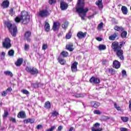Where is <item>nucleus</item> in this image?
I'll list each match as a JSON object with an SVG mask.
<instances>
[{"instance_id":"f257e3e1","label":"nucleus","mask_w":131,"mask_h":131,"mask_svg":"<svg viewBox=\"0 0 131 131\" xmlns=\"http://www.w3.org/2000/svg\"><path fill=\"white\" fill-rule=\"evenodd\" d=\"M77 5L79 7L76 8V12L78 13L82 20H84V17H85V15H86V13L89 11V8L83 9V7H84V0H78Z\"/></svg>"},{"instance_id":"f03ea898","label":"nucleus","mask_w":131,"mask_h":131,"mask_svg":"<svg viewBox=\"0 0 131 131\" xmlns=\"http://www.w3.org/2000/svg\"><path fill=\"white\" fill-rule=\"evenodd\" d=\"M15 21L16 23H19L20 21H22L23 24H27L30 21V16L27 11H24L21 12L20 15L17 16L15 18Z\"/></svg>"},{"instance_id":"7ed1b4c3","label":"nucleus","mask_w":131,"mask_h":131,"mask_svg":"<svg viewBox=\"0 0 131 131\" xmlns=\"http://www.w3.org/2000/svg\"><path fill=\"white\" fill-rule=\"evenodd\" d=\"M6 25L12 36H16V33H17V27L16 25H12L10 23L7 22Z\"/></svg>"},{"instance_id":"20e7f679","label":"nucleus","mask_w":131,"mask_h":131,"mask_svg":"<svg viewBox=\"0 0 131 131\" xmlns=\"http://www.w3.org/2000/svg\"><path fill=\"white\" fill-rule=\"evenodd\" d=\"M26 70L27 72H30L32 75H37L38 73V70L31 67H27Z\"/></svg>"},{"instance_id":"39448f33","label":"nucleus","mask_w":131,"mask_h":131,"mask_svg":"<svg viewBox=\"0 0 131 131\" xmlns=\"http://www.w3.org/2000/svg\"><path fill=\"white\" fill-rule=\"evenodd\" d=\"M38 15L41 18H46L48 16H50V12L48 9H43L39 12Z\"/></svg>"},{"instance_id":"423d86ee","label":"nucleus","mask_w":131,"mask_h":131,"mask_svg":"<svg viewBox=\"0 0 131 131\" xmlns=\"http://www.w3.org/2000/svg\"><path fill=\"white\" fill-rule=\"evenodd\" d=\"M112 49H113L114 52H116L121 49V46H119L118 42L114 41L112 43Z\"/></svg>"},{"instance_id":"0eeeda50","label":"nucleus","mask_w":131,"mask_h":131,"mask_svg":"<svg viewBox=\"0 0 131 131\" xmlns=\"http://www.w3.org/2000/svg\"><path fill=\"white\" fill-rule=\"evenodd\" d=\"M3 46L6 49H10V48L12 47V44H11V40H10V38H6L3 42Z\"/></svg>"},{"instance_id":"6e6552de","label":"nucleus","mask_w":131,"mask_h":131,"mask_svg":"<svg viewBox=\"0 0 131 131\" xmlns=\"http://www.w3.org/2000/svg\"><path fill=\"white\" fill-rule=\"evenodd\" d=\"M115 53H116L117 56L119 57L120 60H123L124 59L123 57V51L121 49L116 51Z\"/></svg>"},{"instance_id":"1a4fd4ad","label":"nucleus","mask_w":131,"mask_h":131,"mask_svg":"<svg viewBox=\"0 0 131 131\" xmlns=\"http://www.w3.org/2000/svg\"><path fill=\"white\" fill-rule=\"evenodd\" d=\"M86 34H88V33L86 32L83 33L81 31H80L78 32L77 34V36L78 38L81 39L82 38H85V36H86Z\"/></svg>"},{"instance_id":"9d476101","label":"nucleus","mask_w":131,"mask_h":131,"mask_svg":"<svg viewBox=\"0 0 131 131\" xmlns=\"http://www.w3.org/2000/svg\"><path fill=\"white\" fill-rule=\"evenodd\" d=\"M68 8V4L64 2H60V9L61 10L64 11V10H67Z\"/></svg>"},{"instance_id":"9b49d317","label":"nucleus","mask_w":131,"mask_h":131,"mask_svg":"<svg viewBox=\"0 0 131 131\" xmlns=\"http://www.w3.org/2000/svg\"><path fill=\"white\" fill-rule=\"evenodd\" d=\"M90 82H93V83L98 84L100 83V79L97 77H92L90 79Z\"/></svg>"},{"instance_id":"f8f14e48","label":"nucleus","mask_w":131,"mask_h":131,"mask_svg":"<svg viewBox=\"0 0 131 131\" xmlns=\"http://www.w3.org/2000/svg\"><path fill=\"white\" fill-rule=\"evenodd\" d=\"M31 36V31H27L25 34V38L27 40V41L30 42V37Z\"/></svg>"},{"instance_id":"ddd939ff","label":"nucleus","mask_w":131,"mask_h":131,"mask_svg":"<svg viewBox=\"0 0 131 131\" xmlns=\"http://www.w3.org/2000/svg\"><path fill=\"white\" fill-rule=\"evenodd\" d=\"M77 62H75L72 64L71 70L73 72H76L77 71Z\"/></svg>"},{"instance_id":"4468645a","label":"nucleus","mask_w":131,"mask_h":131,"mask_svg":"<svg viewBox=\"0 0 131 131\" xmlns=\"http://www.w3.org/2000/svg\"><path fill=\"white\" fill-rule=\"evenodd\" d=\"M113 67L114 68H116V69L120 68V62L117 60H115L113 62Z\"/></svg>"},{"instance_id":"2eb2a0df","label":"nucleus","mask_w":131,"mask_h":131,"mask_svg":"<svg viewBox=\"0 0 131 131\" xmlns=\"http://www.w3.org/2000/svg\"><path fill=\"white\" fill-rule=\"evenodd\" d=\"M17 117L18 118H26V114H25V112L21 111L19 112L17 115Z\"/></svg>"},{"instance_id":"dca6fc26","label":"nucleus","mask_w":131,"mask_h":131,"mask_svg":"<svg viewBox=\"0 0 131 131\" xmlns=\"http://www.w3.org/2000/svg\"><path fill=\"white\" fill-rule=\"evenodd\" d=\"M9 5H10V2H9L8 0L4 1L1 5L2 7H3L4 9L8 8Z\"/></svg>"},{"instance_id":"f3484780","label":"nucleus","mask_w":131,"mask_h":131,"mask_svg":"<svg viewBox=\"0 0 131 131\" xmlns=\"http://www.w3.org/2000/svg\"><path fill=\"white\" fill-rule=\"evenodd\" d=\"M60 27V23L59 22L54 23L53 30L54 31H56V30L59 29Z\"/></svg>"},{"instance_id":"a211bd4d","label":"nucleus","mask_w":131,"mask_h":131,"mask_svg":"<svg viewBox=\"0 0 131 131\" xmlns=\"http://www.w3.org/2000/svg\"><path fill=\"white\" fill-rule=\"evenodd\" d=\"M118 36V33L115 32L114 34L108 37V38L110 40H115V38Z\"/></svg>"},{"instance_id":"6ab92c4d","label":"nucleus","mask_w":131,"mask_h":131,"mask_svg":"<svg viewBox=\"0 0 131 131\" xmlns=\"http://www.w3.org/2000/svg\"><path fill=\"white\" fill-rule=\"evenodd\" d=\"M66 49L68 51H70V52H73V50H74V49H73V44L72 43H70L67 45Z\"/></svg>"},{"instance_id":"aec40b11","label":"nucleus","mask_w":131,"mask_h":131,"mask_svg":"<svg viewBox=\"0 0 131 131\" xmlns=\"http://www.w3.org/2000/svg\"><path fill=\"white\" fill-rule=\"evenodd\" d=\"M101 105L99 102H96V101H92L91 102V106L94 107V108H98Z\"/></svg>"},{"instance_id":"412c9836","label":"nucleus","mask_w":131,"mask_h":131,"mask_svg":"<svg viewBox=\"0 0 131 131\" xmlns=\"http://www.w3.org/2000/svg\"><path fill=\"white\" fill-rule=\"evenodd\" d=\"M34 121H35V120L33 119H26L24 120V123H31L32 124V123H34Z\"/></svg>"},{"instance_id":"4be33fe9","label":"nucleus","mask_w":131,"mask_h":131,"mask_svg":"<svg viewBox=\"0 0 131 131\" xmlns=\"http://www.w3.org/2000/svg\"><path fill=\"white\" fill-rule=\"evenodd\" d=\"M23 63V58H19L18 59H17V61L15 63V64L16 66L19 67V66H21Z\"/></svg>"},{"instance_id":"5701e85b","label":"nucleus","mask_w":131,"mask_h":131,"mask_svg":"<svg viewBox=\"0 0 131 131\" xmlns=\"http://www.w3.org/2000/svg\"><path fill=\"white\" fill-rule=\"evenodd\" d=\"M5 75L6 76H10V77H13L14 74L10 71H6L4 72Z\"/></svg>"},{"instance_id":"b1692460","label":"nucleus","mask_w":131,"mask_h":131,"mask_svg":"<svg viewBox=\"0 0 131 131\" xmlns=\"http://www.w3.org/2000/svg\"><path fill=\"white\" fill-rule=\"evenodd\" d=\"M45 28L46 31L47 32L50 31V24L47 21L45 22Z\"/></svg>"},{"instance_id":"393cba45","label":"nucleus","mask_w":131,"mask_h":131,"mask_svg":"<svg viewBox=\"0 0 131 131\" xmlns=\"http://www.w3.org/2000/svg\"><path fill=\"white\" fill-rule=\"evenodd\" d=\"M114 29L115 30H116L117 31H124V29H123V28H122V27H119L118 26H115L114 27Z\"/></svg>"},{"instance_id":"a878e982","label":"nucleus","mask_w":131,"mask_h":131,"mask_svg":"<svg viewBox=\"0 0 131 131\" xmlns=\"http://www.w3.org/2000/svg\"><path fill=\"white\" fill-rule=\"evenodd\" d=\"M96 5L100 8V9H103V4H102V0H98L96 2Z\"/></svg>"},{"instance_id":"bb28decb","label":"nucleus","mask_w":131,"mask_h":131,"mask_svg":"<svg viewBox=\"0 0 131 131\" xmlns=\"http://www.w3.org/2000/svg\"><path fill=\"white\" fill-rule=\"evenodd\" d=\"M121 10L124 15H126V14H127V8H126V7L122 6Z\"/></svg>"},{"instance_id":"cd10ccee","label":"nucleus","mask_w":131,"mask_h":131,"mask_svg":"<svg viewBox=\"0 0 131 131\" xmlns=\"http://www.w3.org/2000/svg\"><path fill=\"white\" fill-rule=\"evenodd\" d=\"M98 49L99 51H103L104 50H106V46L104 45H100L98 47Z\"/></svg>"},{"instance_id":"c85d7f7f","label":"nucleus","mask_w":131,"mask_h":131,"mask_svg":"<svg viewBox=\"0 0 131 131\" xmlns=\"http://www.w3.org/2000/svg\"><path fill=\"white\" fill-rule=\"evenodd\" d=\"M60 55H61L62 57H68L69 54L67 51H63L60 53Z\"/></svg>"},{"instance_id":"c756f323","label":"nucleus","mask_w":131,"mask_h":131,"mask_svg":"<svg viewBox=\"0 0 131 131\" xmlns=\"http://www.w3.org/2000/svg\"><path fill=\"white\" fill-rule=\"evenodd\" d=\"M15 52L13 50H10L8 51V56L9 57H14V54Z\"/></svg>"},{"instance_id":"7c9ffc66","label":"nucleus","mask_w":131,"mask_h":131,"mask_svg":"<svg viewBox=\"0 0 131 131\" xmlns=\"http://www.w3.org/2000/svg\"><path fill=\"white\" fill-rule=\"evenodd\" d=\"M45 107L47 109H50L51 108V103H50V101H47L45 103Z\"/></svg>"},{"instance_id":"2f4dec72","label":"nucleus","mask_w":131,"mask_h":131,"mask_svg":"<svg viewBox=\"0 0 131 131\" xmlns=\"http://www.w3.org/2000/svg\"><path fill=\"white\" fill-rule=\"evenodd\" d=\"M104 25V24L103 23H101L99 24L97 27V29L99 31H101L102 30V28H103V26Z\"/></svg>"},{"instance_id":"473e14b6","label":"nucleus","mask_w":131,"mask_h":131,"mask_svg":"<svg viewBox=\"0 0 131 131\" xmlns=\"http://www.w3.org/2000/svg\"><path fill=\"white\" fill-rule=\"evenodd\" d=\"M68 24L69 23L68 21H65L62 25V27L63 28V29H66L67 27H68Z\"/></svg>"},{"instance_id":"72a5a7b5","label":"nucleus","mask_w":131,"mask_h":131,"mask_svg":"<svg viewBox=\"0 0 131 131\" xmlns=\"http://www.w3.org/2000/svg\"><path fill=\"white\" fill-rule=\"evenodd\" d=\"M72 34L71 33V32L70 31L69 32V33H68L66 36V38L67 39H70V38H71V36H72Z\"/></svg>"},{"instance_id":"f704fd0d","label":"nucleus","mask_w":131,"mask_h":131,"mask_svg":"<svg viewBox=\"0 0 131 131\" xmlns=\"http://www.w3.org/2000/svg\"><path fill=\"white\" fill-rule=\"evenodd\" d=\"M121 119L122 120V121H123V122H126L127 121H128V117H121Z\"/></svg>"},{"instance_id":"c9c22d12","label":"nucleus","mask_w":131,"mask_h":131,"mask_svg":"<svg viewBox=\"0 0 131 131\" xmlns=\"http://www.w3.org/2000/svg\"><path fill=\"white\" fill-rule=\"evenodd\" d=\"M126 35H127V32L125 31H123L121 34V36L123 38H125L126 37Z\"/></svg>"},{"instance_id":"e433bc0d","label":"nucleus","mask_w":131,"mask_h":131,"mask_svg":"<svg viewBox=\"0 0 131 131\" xmlns=\"http://www.w3.org/2000/svg\"><path fill=\"white\" fill-rule=\"evenodd\" d=\"M59 62L61 65H64V64L66 63V60H65V59L60 58L59 59Z\"/></svg>"},{"instance_id":"4c0bfd02","label":"nucleus","mask_w":131,"mask_h":131,"mask_svg":"<svg viewBox=\"0 0 131 131\" xmlns=\"http://www.w3.org/2000/svg\"><path fill=\"white\" fill-rule=\"evenodd\" d=\"M108 72L111 73V74H115V73H116V71L113 69H109Z\"/></svg>"},{"instance_id":"58836bf2","label":"nucleus","mask_w":131,"mask_h":131,"mask_svg":"<svg viewBox=\"0 0 131 131\" xmlns=\"http://www.w3.org/2000/svg\"><path fill=\"white\" fill-rule=\"evenodd\" d=\"M52 115L53 117L58 116V115H59V113L57 112V111L53 112L52 113Z\"/></svg>"},{"instance_id":"ea45409f","label":"nucleus","mask_w":131,"mask_h":131,"mask_svg":"<svg viewBox=\"0 0 131 131\" xmlns=\"http://www.w3.org/2000/svg\"><path fill=\"white\" fill-rule=\"evenodd\" d=\"M93 113L94 114H97V115H100L101 114V113L100 111L95 110L93 111Z\"/></svg>"},{"instance_id":"a19ab883","label":"nucleus","mask_w":131,"mask_h":131,"mask_svg":"<svg viewBox=\"0 0 131 131\" xmlns=\"http://www.w3.org/2000/svg\"><path fill=\"white\" fill-rule=\"evenodd\" d=\"M9 14L11 15V16H14V15H15V11H14V9L13 8H11L10 10Z\"/></svg>"},{"instance_id":"79ce46f5","label":"nucleus","mask_w":131,"mask_h":131,"mask_svg":"<svg viewBox=\"0 0 131 131\" xmlns=\"http://www.w3.org/2000/svg\"><path fill=\"white\" fill-rule=\"evenodd\" d=\"M114 107L118 110V111H120L121 110V108L119 106H118V105L116 104V103H114Z\"/></svg>"},{"instance_id":"37998d69","label":"nucleus","mask_w":131,"mask_h":131,"mask_svg":"<svg viewBox=\"0 0 131 131\" xmlns=\"http://www.w3.org/2000/svg\"><path fill=\"white\" fill-rule=\"evenodd\" d=\"M47 49H48V44H43L42 46V49L43 50V51H46Z\"/></svg>"},{"instance_id":"c03bdc74","label":"nucleus","mask_w":131,"mask_h":131,"mask_svg":"<svg viewBox=\"0 0 131 131\" xmlns=\"http://www.w3.org/2000/svg\"><path fill=\"white\" fill-rule=\"evenodd\" d=\"M21 93H23V94H24L25 95L29 94V92H28V91L26 90H21Z\"/></svg>"},{"instance_id":"a18cd8bd","label":"nucleus","mask_w":131,"mask_h":131,"mask_svg":"<svg viewBox=\"0 0 131 131\" xmlns=\"http://www.w3.org/2000/svg\"><path fill=\"white\" fill-rule=\"evenodd\" d=\"M56 128V126H51V127L49 129H48L47 130H46V131H53L54 129H55Z\"/></svg>"},{"instance_id":"49530a36","label":"nucleus","mask_w":131,"mask_h":131,"mask_svg":"<svg viewBox=\"0 0 131 131\" xmlns=\"http://www.w3.org/2000/svg\"><path fill=\"white\" fill-rule=\"evenodd\" d=\"M74 97H75L76 98H82L83 97V95L82 94H75L74 95Z\"/></svg>"},{"instance_id":"de8ad7c7","label":"nucleus","mask_w":131,"mask_h":131,"mask_svg":"<svg viewBox=\"0 0 131 131\" xmlns=\"http://www.w3.org/2000/svg\"><path fill=\"white\" fill-rule=\"evenodd\" d=\"M8 115H9V112H8V111H5L4 114L3 115V118H6V117H7Z\"/></svg>"},{"instance_id":"09e8293b","label":"nucleus","mask_w":131,"mask_h":131,"mask_svg":"<svg viewBox=\"0 0 131 131\" xmlns=\"http://www.w3.org/2000/svg\"><path fill=\"white\" fill-rule=\"evenodd\" d=\"M29 50V45L28 44L25 45V51H28Z\"/></svg>"},{"instance_id":"8fccbe9b","label":"nucleus","mask_w":131,"mask_h":131,"mask_svg":"<svg viewBox=\"0 0 131 131\" xmlns=\"http://www.w3.org/2000/svg\"><path fill=\"white\" fill-rule=\"evenodd\" d=\"M57 2V0H49V3L50 5H53V4H55Z\"/></svg>"},{"instance_id":"3c124183","label":"nucleus","mask_w":131,"mask_h":131,"mask_svg":"<svg viewBox=\"0 0 131 131\" xmlns=\"http://www.w3.org/2000/svg\"><path fill=\"white\" fill-rule=\"evenodd\" d=\"M8 94V92H7L6 91H3L2 93V97H6V96H7V94Z\"/></svg>"},{"instance_id":"603ef678","label":"nucleus","mask_w":131,"mask_h":131,"mask_svg":"<svg viewBox=\"0 0 131 131\" xmlns=\"http://www.w3.org/2000/svg\"><path fill=\"white\" fill-rule=\"evenodd\" d=\"M102 119H103L104 120H109V119H110V117L108 116H103L102 117Z\"/></svg>"},{"instance_id":"864d4df0","label":"nucleus","mask_w":131,"mask_h":131,"mask_svg":"<svg viewBox=\"0 0 131 131\" xmlns=\"http://www.w3.org/2000/svg\"><path fill=\"white\" fill-rule=\"evenodd\" d=\"M122 74L123 77H124V76H126V71L125 70L122 71Z\"/></svg>"},{"instance_id":"5fc2aeb1","label":"nucleus","mask_w":131,"mask_h":131,"mask_svg":"<svg viewBox=\"0 0 131 131\" xmlns=\"http://www.w3.org/2000/svg\"><path fill=\"white\" fill-rule=\"evenodd\" d=\"M92 131H101V129H96V128H95V127H93L92 128Z\"/></svg>"},{"instance_id":"6e6d98bb","label":"nucleus","mask_w":131,"mask_h":131,"mask_svg":"<svg viewBox=\"0 0 131 131\" xmlns=\"http://www.w3.org/2000/svg\"><path fill=\"white\" fill-rule=\"evenodd\" d=\"M94 127H100V124L99 123H96L94 125Z\"/></svg>"},{"instance_id":"4d7b16f0","label":"nucleus","mask_w":131,"mask_h":131,"mask_svg":"<svg viewBox=\"0 0 131 131\" xmlns=\"http://www.w3.org/2000/svg\"><path fill=\"white\" fill-rule=\"evenodd\" d=\"M62 129H63V126H59L58 127L57 130V131H61Z\"/></svg>"},{"instance_id":"13d9d810","label":"nucleus","mask_w":131,"mask_h":131,"mask_svg":"<svg viewBox=\"0 0 131 131\" xmlns=\"http://www.w3.org/2000/svg\"><path fill=\"white\" fill-rule=\"evenodd\" d=\"M37 129H40V128H42V125H38L36 126Z\"/></svg>"},{"instance_id":"bf43d9fd","label":"nucleus","mask_w":131,"mask_h":131,"mask_svg":"<svg viewBox=\"0 0 131 131\" xmlns=\"http://www.w3.org/2000/svg\"><path fill=\"white\" fill-rule=\"evenodd\" d=\"M121 131H128L127 128L124 127H121L120 128Z\"/></svg>"},{"instance_id":"052dcab7","label":"nucleus","mask_w":131,"mask_h":131,"mask_svg":"<svg viewBox=\"0 0 131 131\" xmlns=\"http://www.w3.org/2000/svg\"><path fill=\"white\" fill-rule=\"evenodd\" d=\"M11 91H12V88H8V89L6 90V91L7 92V93H9V92H11Z\"/></svg>"},{"instance_id":"680f3d73","label":"nucleus","mask_w":131,"mask_h":131,"mask_svg":"<svg viewBox=\"0 0 131 131\" xmlns=\"http://www.w3.org/2000/svg\"><path fill=\"white\" fill-rule=\"evenodd\" d=\"M129 108L131 110V100L129 101Z\"/></svg>"},{"instance_id":"e2e57ef3","label":"nucleus","mask_w":131,"mask_h":131,"mask_svg":"<svg viewBox=\"0 0 131 131\" xmlns=\"http://www.w3.org/2000/svg\"><path fill=\"white\" fill-rule=\"evenodd\" d=\"M1 56H3V57H5V56H6V53L5 52H2Z\"/></svg>"},{"instance_id":"0e129e2a","label":"nucleus","mask_w":131,"mask_h":131,"mask_svg":"<svg viewBox=\"0 0 131 131\" xmlns=\"http://www.w3.org/2000/svg\"><path fill=\"white\" fill-rule=\"evenodd\" d=\"M96 39L97 40H98V41H102V38L97 37Z\"/></svg>"},{"instance_id":"69168bd1","label":"nucleus","mask_w":131,"mask_h":131,"mask_svg":"<svg viewBox=\"0 0 131 131\" xmlns=\"http://www.w3.org/2000/svg\"><path fill=\"white\" fill-rule=\"evenodd\" d=\"M94 16H95V14H92V15H90L88 17L89 19H91V18H94Z\"/></svg>"},{"instance_id":"338daca9","label":"nucleus","mask_w":131,"mask_h":131,"mask_svg":"<svg viewBox=\"0 0 131 131\" xmlns=\"http://www.w3.org/2000/svg\"><path fill=\"white\" fill-rule=\"evenodd\" d=\"M73 129H74V128L73 127H71L69 131H72Z\"/></svg>"},{"instance_id":"774afa93","label":"nucleus","mask_w":131,"mask_h":131,"mask_svg":"<svg viewBox=\"0 0 131 131\" xmlns=\"http://www.w3.org/2000/svg\"><path fill=\"white\" fill-rule=\"evenodd\" d=\"M12 121H13V122H16V119L14 118H12L11 119Z\"/></svg>"}]
</instances>
